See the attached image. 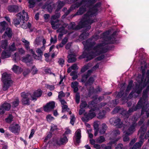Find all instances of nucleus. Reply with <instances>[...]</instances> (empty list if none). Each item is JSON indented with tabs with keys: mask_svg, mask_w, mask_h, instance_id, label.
Returning a JSON list of instances; mask_svg holds the SVG:
<instances>
[{
	"mask_svg": "<svg viewBox=\"0 0 149 149\" xmlns=\"http://www.w3.org/2000/svg\"><path fill=\"white\" fill-rule=\"evenodd\" d=\"M109 33V31L103 33L100 38H103L104 41L102 43H98L95 46L96 44L95 41L100 38L98 35H94L91 38L82 42L85 49L83 55L87 58V61L91 60L98 55L107 52V49L106 44L116 43L115 38L116 32L113 33L110 37L108 36Z\"/></svg>",
	"mask_w": 149,
	"mask_h": 149,
	"instance_id": "1",
	"label": "nucleus"
},
{
	"mask_svg": "<svg viewBox=\"0 0 149 149\" xmlns=\"http://www.w3.org/2000/svg\"><path fill=\"white\" fill-rule=\"evenodd\" d=\"M143 63L144 67L142 65L141 67L142 75L141 79V81L138 82V84H136L135 88H133V90L130 94L127 97V96L128 94L132 87L133 83V81L132 80L129 82L125 91V93H124L123 91V90L125 89V84L124 83L121 84L120 86L121 87V88H120V91L116 95V97L117 98H119L122 97V99L123 100L126 99L128 100L131 99L133 96L135 97H137L138 95L141 93L142 90L146 85L144 84H143V82L145 77L146 72L145 69L147 68V66L145 62L144 61Z\"/></svg>",
	"mask_w": 149,
	"mask_h": 149,
	"instance_id": "2",
	"label": "nucleus"
},
{
	"mask_svg": "<svg viewBox=\"0 0 149 149\" xmlns=\"http://www.w3.org/2000/svg\"><path fill=\"white\" fill-rule=\"evenodd\" d=\"M96 2L95 0H82L81 3H79L81 4L80 6L81 5H85V6L84 7L82 6L80 8L79 10L77 11V12L74 15V16H75L77 15H81L84 13L86 10V6L88 7L90 9L87 12V13L84 15V16L86 15V17H87L90 15L91 17H90V19H92L95 21V22H96L97 20L96 19L93 18V16H95L96 13L99 10L100 6L101 3H96L94 6H93V5Z\"/></svg>",
	"mask_w": 149,
	"mask_h": 149,
	"instance_id": "3",
	"label": "nucleus"
},
{
	"mask_svg": "<svg viewBox=\"0 0 149 149\" xmlns=\"http://www.w3.org/2000/svg\"><path fill=\"white\" fill-rule=\"evenodd\" d=\"M147 91H143L142 97L140 99L136 106L135 107L133 106L132 108H130L128 111L123 110L122 111L121 114L124 116L128 118L134 111L142 108L141 114H143L144 111H146L147 116H149V113H148V111L145 109L144 107V106L147 104ZM148 110L149 111V109Z\"/></svg>",
	"mask_w": 149,
	"mask_h": 149,
	"instance_id": "4",
	"label": "nucleus"
},
{
	"mask_svg": "<svg viewBox=\"0 0 149 149\" xmlns=\"http://www.w3.org/2000/svg\"><path fill=\"white\" fill-rule=\"evenodd\" d=\"M91 15L87 17L85 15V17L81 19L79 24L76 26H75L74 22L71 23L68 26L69 29L73 30H78L81 28L85 27L86 31L90 29L91 28V25L95 22V20L90 19V17H91Z\"/></svg>",
	"mask_w": 149,
	"mask_h": 149,
	"instance_id": "5",
	"label": "nucleus"
},
{
	"mask_svg": "<svg viewBox=\"0 0 149 149\" xmlns=\"http://www.w3.org/2000/svg\"><path fill=\"white\" fill-rule=\"evenodd\" d=\"M51 24L52 28L54 29L58 28L57 30V32H60L65 34L67 31L65 30V28L67 26V24L64 23L62 20H56L55 21H52Z\"/></svg>",
	"mask_w": 149,
	"mask_h": 149,
	"instance_id": "6",
	"label": "nucleus"
},
{
	"mask_svg": "<svg viewBox=\"0 0 149 149\" xmlns=\"http://www.w3.org/2000/svg\"><path fill=\"white\" fill-rule=\"evenodd\" d=\"M2 81L3 83V89L4 91L7 90L13 83L12 81L10 79V75L6 72H4L2 74Z\"/></svg>",
	"mask_w": 149,
	"mask_h": 149,
	"instance_id": "7",
	"label": "nucleus"
},
{
	"mask_svg": "<svg viewBox=\"0 0 149 149\" xmlns=\"http://www.w3.org/2000/svg\"><path fill=\"white\" fill-rule=\"evenodd\" d=\"M136 123H134L131 125H124L123 128L124 133H125L126 135H130L135 131Z\"/></svg>",
	"mask_w": 149,
	"mask_h": 149,
	"instance_id": "8",
	"label": "nucleus"
},
{
	"mask_svg": "<svg viewBox=\"0 0 149 149\" xmlns=\"http://www.w3.org/2000/svg\"><path fill=\"white\" fill-rule=\"evenodd\" d=\"M21 97L23 104L28 105L30 104V98L31 97V95L30 93L23 92L21 93Z\"/></svg>",
	"mask_w": 149,
	"mask_h": 149,
	"instance_id": "9",
	"label": "nucleus"
},
{
	"mask_svg": "<svg viewBox=\"0 0 149 149\" xmlns=\"http://www.w3.org/2000/svg\"><path fill=\"white\" fill-rule=\"evenodd\" d=\"M22 41L24 43V45L26 49L33 54V56L35 58V59H39V57L37 56L32 49H30L29 46L30 43L29 42L25 40L24 38H22Z\"/></svg>",
	"mask_w": 149,
	"mask_h": 149,
	"instance_id": "10",
	"label": "nucleus"
},
{
	"mask_svg": "<svg viewBox=\"0 0 149 149\" xmlns=\"http://www.w3.org/2000/svg\"><path fill=\"white\" fill-rule=\"evenodd\" d=\"M109 122L111 124L117 126L119 128L123 127L124 125L120 119L118 117H113L111 118L109 120Z\"/></svg>",
	"mask_w": 149,
	"mask_h": 149,
	"instance_id": "11",
	"label": "nucleus"
},
{
	"mask_svg": "<svg viewBox=\"0 0 149 149\" xmlns=\"http://www.w3.org/2000/svg\"><path fill=\"white\" fill-rule=\"evenodd\" d=\"M92 109L90 110L89 113H85L84 114V117L81 118L82 120L84 122H87L88 120L94 118L95 116V112H92Z\"/></svg>",
	"mask_w": 149,
	"mask_h": 149,
	"instance_id": "12",
	"label": "nucleus"
},
{
	"mask_svg": "<svg viewBox=\"0 0 149 149\" xmlns=\"http://www.w3.org/2000/svg\"><path fill=\"white\" fill-rule=\"evenodd\" d=\"M11 105L10 104L5 102L0 106V115L3 114L6 111L9 110L10 108Z\"/></svg>",
	"mask_w": 149,
	"mask_h": 149,
	"instance_id": "13",
	"label": "nucleus"
},
{
	"mask_svg": "<svg viewBox=\"0 0 149 149\" xmlns=\"http://www.w3.org/2000/svg\"><path fill=\"white\" fill-rule=\"evenodd\" d=\"M9 129L13 133H18L20 131V127L18 124L13 123L10 125L9 127Z\"/></svg>",
	"mask_w": 149,
	"mask_h": 149,
	"instance_id": "14",
	"label": "nucleus"
},
{
	"mask_svg": "<svg viewBox=\"0 0 149 149\" xmlns=\"http://www.w3.org/2000/svg\"><path fill=\"white\" fill-rule=\"evenodd\" d=\"M42 92V91L39 89L35 91L31 95V100L36 101L37 97H40L41 95Z\"/></svg>",
	"mask_w": 149,
	"mask_h": 149,
	"instance_id": "15",
	"label": "nucleus"
},
{
	"mask_svg": "<svg viewBox=\"0 0 149 149\" xmlns=\"http://www.w3.org/2000/svg\"><path fill=\"white\" fill-rule=\"evenodd\" d=\"M75 1H76L75 0H64V1H58V8L56 11V12L58 11L61 8L64 6L65 3L69 4Z\"/></svg>",
	"mask_w": 149,
	"mask_h": 149,
	"instance_id": "16",
	"label": "nucleus"
},
{
	"mask_svg": "<svg viewBox=\"0 0 149 149\" xmlns=\"http://www.w3.org/2000/svg\"><path fill=\"white\" fill-rule=\"evenodd\" d=\"M17 17H19L23 21H26L29 19L27 13L25 12L24 10H23L22 11V14L21 13H19L17 15Z\"/></svg>",
	"mask_w": 149,
	"mask_h": 149,
	"instance_id": "17",
	"label": "nucleus"
},
{
	"mask_svg": "<svg viewBox=\"0 0 149 149\" xmlns=\"http://www.w3.org/2000/svg\"><path fill=\"white\" fill-rule=\"evenodd\" d=\"M55 103L54 102H50L47 104L44 107L45 111L49 112L54 109L55 107Z\"/></svg>",
	"mask_w": 149,
	"mask_h": 149,
	"instance_id": "18",
	"label": "nucleus"
},
{
	"mask_svg": "<svg viewBox=\"0 0 149 149\" xmlns=\"http://www.w3.org/2000/svg\"><path fill=\"white\" fill-rule=\"evenodd\" d=\"M81 137V131L80 129H79L76 131L74 136L76 144H79L80 143Z\"/></svg>",
	"mask_w": 149,
	"mask_h": 149,
	"instance_id": "19",
	"label": "nucleus"
},
{
	"mask_svg": "<svg viewBox=\"0 0 149 149\" xmlns=\"http://www.w3.org/2000/svg\"><path fill=\"white\" fill-rule=\"evenodd\" d=\"M68 139L66 136H64L61 138L60 139L56 141V144L61 145L66 144L68 141Z\"/></svg>",
	"mask_w": 149,
	"mask_h": 149,
	"instance_id": "20",
	"label": "nucleus"
},
{
	"mask_svg": "<svg viewBox=\"0 0 149 149\" xmlns=\"http://www.w3.org/2000/svg\"><path fill=\"white\" fill-rule=\"evenodd\" d=\"M8 9L10 12L16 13L19 11V7L16 5H10L8 6Z\"/></svg>",
	"mask_w": 149,
	"mask_h": 149,
	"instance_id": "21",
	"label": "nucleus"
},
{
	"mask_svg": "<svg viewBox=\"0 0 149 149\" xmlns=\"http://www.w3.org/2000/svg\"><path fill=\"white\" fill-rule=\"evenodd\" d=\"M51 3V2L48 1L47 3L42 7V8L43 9L47 8L49 12L51 13L54 6L53 5V6H52V5L50 4Z\"/></svg>",
	"mask_w": 149,
	"mask_h": 149,
	"instance_id": "22",
	"label": "nucleus"
},
{
	"mask_svg": "<svg viewBox=\"0 0 149 149\" xmlns=\"http://www.w3.org/2000/svg\"><path fill=\"white\" fill-rule=\"evenodd\" d=\"M12 35V31L11 29L10 28L7 27L4 33L2 36V37L5 38L6 36H7L9 38H11Z\"/></svg>",
	"mask_w": 149,
	"mask_h": 149,
	"instance_id": "23",
	"label": "nucleus"
},
{
	"mask_svg": "<svg viewBox=\"0 0 149 149\" xmlns=\"http://www.w3.org/2000/svg\"><path fill=\"white\" fill-rule=\"evenodd\" d=\"M81 4L79 3H76L72 5L70 7L69 9L65 13V15L66 16L72 10L78 8L80 5Z\"/></svg>",
	"mask_w": 149,
	"mask_h": 149,
	"instance_id": "24",
	"label": "nucleus"
},
{
	"mask_svg": "<svg viewBox=\"0 0 149 149\" xmlns=\"http://www.w3.org/2000/svg\"><path fill=\"white\" fill-rule=\"evenodd\" d=\"M23 23L21 25V27L24 29H26L28 28L30 29V32H32L33 31V29H31V24L30 23L28 22V23H25L24 21H23Z\"/></svg>",
	"mask_w": 149,
	"mask_h": 149,
	"instance_id": "25",
	"label": "nucleus"
},
{
	"mask_svg": "<svg viewBox=\"0 0 149 149\" xmlns=\"http://www.w3.org/2000/svg\"><path fill=\"white\" fill-rule=\"evenodd\" d=\"M12 69L15 73L17 74L21 73L22 71V68L15 65L13 66Z\"/></svg>",
	"mask_w": 149,
	"mask_h": 149,
	"instance_id": "26",
	"label": "nucleus"
},
{
	"mask_svg": "<svg viewBox=\"0 0 149 149\" xmlns=\"http://www.w3.org/2000/svg\"><path fill=\"white\" fill-rule=\"evenodd\" d=\"M8 24L6 22L3 21L0 23V33H3L7 27Z\"/></svg>",
	"mask_w": 149,
	"mask_h": 149,
	"instance_id": "27",
	"label": "nucleus"
},
{
	"mask_svg": "<svg viewBox=\"0 0 149 149\" xmlns=\"http://www.w3.org/2000/svg\"><path fill=\"white\" fill-rule=\"evenodd\" d=\"M92 71L91 70H88L87 73L85 74L82 76V78L81 81L82 82H85L87 80L88 77L92 73Z\"/></svg>",
	"mask_w": 149,
	"mask_h": 149,
	"instance_id": "28",
	"label": "nucleus"
},
{
	"mask_svg": "<svg viewBox=\"0 0 149 149\" xmlns=\"http://www.w3.org/2000/svg\"><path fill=\"white\" fill-rule=\"evenodd\" d=\"M68 58V61L69 63H72L75 61L76 60V55L72 54H69L67 56Z\"/></svg>",
	"mask_w": 149,
	"mask_h": 149,
	"instance_id": "29",
	"label": "nucleus"
},
{
	"mask_svg": "<svg viewBox=\"0 0 149 149\" xmlns=\"http://www.w3.org/2000/svg\"><path fill=\"white\" fill-rule=\"evenodd\" d=\"M143 142V139L140 140L139 142L136 143L133 146L132 149H138L140 148Z\"/></svg>",
	"mask_w": 149,
	"mask_h": 149,
	"instance_id": "30",
	"label": "nucleus"
},
{
	"mask_svg": "<svg viewBox=\"0 0 149 149\" xmlns=\"http://www.w3.org/2000/svg\"><path fill=\"white\" fill-rule=\"evenodd\" d=\"M78 83L76 81L72 82L71 83V87L74 89V92L76 93L78 91Z\"/></svg>",
	"mask_w": 149,
	"mask_h": 149,
	"instance_id": "31",
	"label": "nucleus"
},
{
	"mask_svg": "<svg viewBox=\"0 0 149 149\" xmlns=\"http://www.w3.org/2000/svg\"><path fill=\"white\" fill-rule=\"evenodd\" d=\"M146 132V129L145 128H143V127H141L139 131V133L140 134L139 137L140 138H141V140L143 139V137L144 135Z\"/></svg>",
	"mask_w": 149,
	"mask_h": 149,
	"instance_id": "32",
	"label": "nucleus"
},
{
	"mask_svg": "<svg viewBox=\"0 0 149 149\" xmlns=\"http://www.w3.org/2000/svg\"><path fill=\"white\" fill-rule=\"evenodd\" d=\"M29 3V6L30 8H32L35 6L36 2H39L41 0H28Z\"/></svg>",
	"mask_w": 149,
	"mask_h": 149,
	"instance_id": "33",
	"label": "nucleus"
},
{
	"mask_svg": "<svg viewBox=\"0 0 149 149\" xmlns=\"http://www.w3.org/2000/svg\"><path fill=\"white\" fill-rule=\"evenodd\" d=\"M10 56V53L8 51H3L2 52L1 57L4 59L9 57Z\"/></svg>",
	"mask_w": 149,
	"mask_h": 149,
	"instance_id": "34",
	"label": "nucleus"
},
{
	"mask_svg": "<svg viewBox=\"0 0 149 149\" xmlns=\"http://www.w3.org/2000/svg\"><path fill=\"white\" fill-rule=\"evenodd\" d=\"M88 35L89 33L88 32H83L80 35L79 38L81 40H83L87 38Z\"/></svg>",
	"mask_w": 149,
	"mask_h": 149,
	"instance_id": "35",
	"label": "nucleus"
},
{
	"mask_svg": "<svg viewBox=\"0 0 149 149\" xmlns=\"http://www.w3.org/2000/svg\"><path fill=\"white\" fill-rule=\"evenodd\" d=\"M32 59L31 57L29 55H28L25 57L23 58L22 61L26 63L32 61Z\"/></svg>",
	"mask_w": 149,
	"mask_h": 149,
	"instance_id": "36",
	"label": "nucleus"
},
{
	"mask_svg": "<svg viewBox=\"0 0 149 149\" xmlns=\"http://www.w3.org/2000/svg\"><path fill=\"white\" fill-rule=\"evenodd\" d=\"M97 102L95 101V100H93L92 101L89 102L88 103V107L89 108H92L95 106Z\"/></svg>",
	"mask_w": 149,
	"mask_h": 149,
	"instance_id": "37",
	"label": "nucleus"
},
{
	"mask_svg": "<svg viewBox=\"0 0 149 149\" xmlns=\"http://www.w3.org/2000/svg\"><path fill=\"white\" fill-rule=\"evenodd\" d=\"M106 114V111L103 110L99 113L98 114V118L100 119H102L105 117Z\"/></svg>",
	"mask_w": 149,
	"mask_h": 149,
	"instance_id": "38",
	"label": "nucleus"
},
{
	"mask_svg": "<svg viewBox=\"0 0 149 149\" xmlns=\"http://www.w3.org/2000/svg\"><path fill=\"white\" fill-rule=\"evenodd\" d=\"M120 132L118 130H114L112 132L111 134L112 135L114 138H115L116 136L120 134Z\"/></svg>",
	"mask_w": 149,
	"mask_h": 149,
	"instance_id": "39",
	"label": "nucleus"
},
{
	"mask_svg": "<svg viewBox=\"0 0 149 149\" xmlns=\"http://www.w3.org/2000/svg\"><path fill=\"white\" fill-rule=\"evenodd\" d=\"M13 118L11 114H9L8 117L5 119V121L7 123H10L13 121Z\"/></svg>",
	"mask_w": 149,
	"mask_h": 149,
	"instance_id": "40",
	"label": "nucleus"
},
{
	"mask_svg": "<svg viewBox=\"0 0 149 149\" xmlns=\"http://www.w3.org/2000/svg\"><path fill=\"white\" fill-rule=\"evenodd\" d=\"M21 19L19 17H17V18L14 19L13 23L15 26L18 25L20 24V22L21 21Z\"/></svg>",
	"mask_w": 149,
	"mask_h": 149,
	"instance_id": "41",
	"label": "nucleus"
},
{
	"mask_svg": "<svg viewBox=\"0 0 149 149\" xmlns=\"http://www.w3.org/2000/svg\"><path fill=\"white\" fill-rule=\"evenodd\" d=\"M105 141V138L103 136H101L97 139L96 141L97 143H101L104 141Z\"/></svg>",
	"mask_w": 149,
	"mask_h": 149,
	"instance_id": "42",
	"label": "nucleus"
},
{
	"mask_svg": "<svg viewBox=\"0 0 149 149\" xmlns=\"http://www.w3.org/2000/svg\"><path fill=\"white\" fill-rule=\"evenodd\" d=\"M20 58V56L17 52L15 53L14 55L13 56V60L17 62V61Z\"/></svg>",
	"mask_w": 149,
	"mask_h": 149,
	"instance_id": "43",
	"label": "nucleus"
},
{
	"mask_svg": "<svg viewBox=\"0 0 149 149\" xmlns=\"http://www.w3.org/2000/svg\"><path fill=\"white\" fill-rule=\"evenodd\" d=\"M94 81V79L92 77H90L88 80V81L85 84V85L87 86L88 85H91L93 83Z\"/></svg>",
	"mask_w": 149,
	"mask_h": 149,
	"instance_id": "44",
	"label": "nucleus"
},
{
	"mask_svg": "<svg viewBox=\"0 0 149 149\" xmlns=\"http://www.w3.org/2000/svg\"><path fill=\"white\" fill-rule=\"evenodd\" d=\"M19 103V100L18 98H17L12 102V106L13 107H16L18 106Z\"/></svg>",
	"mask_w": 149,
	"mask_h": 149,
	"instance_id": "45",
	"label": "nucleus"
},
{
	"mask_svg": "<svg viewBox=\"0 0 149 149\" xmlns=\"http://www.w3.org/2000/svg\"><path fill=\"white\" fill-rule=\"evenodd\" d=\"M8 43L7 40L2 41L1 42V46L3 49H5L8 46Z\"/></svg>",
	"mask_w": 149,
	"mask_h": 149,
	"instance_id": "46",
	"label": "nucleus"
},
{
	"mask_svg": "<svg viewBox=\"0 0 149 149\" xmlns=\"http://www.w3.org/2000/svg\"><path fill=\"white\" fill-rule=\"evenodd\" d=\"M9 49L10 51L13 52L16 50V48L15 45V43H13L11 45H9Z\"/></svg>",
	"mask_w": 149,
	"mask_h": 149,
	"instance_id": "47",
	"label": "nucleus"
},
{
	"mask_svg": "<svg viewBox=\"0 0 149 149\" xmlns=\"http://www.w3.org/2000/svg\"><path fill=\"white\" fill-rule=\"evenodd\" d=\"M90 63H88V64L84 66L81 69V72H84L86 71L87 69H88L89 67H90Z\"/></svg>",
	"mask_w": 149,
	"mask_h": 149,
	"instance_id": "48",
	"label": "nucleus"
},
{
	"mask_svg": "<svg viewBox=\"0 0 149 149\" xmlns=\"http://www.w3.org/2000/svg\"><path fill=\"white\" fill-rule=\"evenodd\" d=\"M88 105L87 102L86 101H81L80 107V108L84 109L86 107H88Z\"/></svg>",
	"mask_w": 149,
	"mask_h": 149,
	"instance_id": "49",
	"label": "nucleus"
},
{
	"mask_svg": "<svg viewBox=\"0 0 149 149\" xmlns=\"http://www.w3.org/2000/svg\"><path fill=\"white\" fill-rule=\"evenodd\" d=\"M100 123L99 121H96L94 123L93 127L94 129H99V126Z\"/></svg>",
	"mask_w": 149,
	"mask_h": 149,
	"instance_id": "50",
	"label": "nucleus"
},
{
	"mask_svg": "<svg viewBox=\"0 0 149 149\" xmlns=\"http://www.w3.org/2000/svg\"><path fill=\"white\" fill-rule=\"evenodd\" d=\"M36 52L38 54V55H40V56H38L39 57V58L38 60L41 57V56L42 55V50H41L40 48H38L37 50L36 51Z\"/></svg>",
	"mask_w": 149,
	"mask_h": 149,
	"instance_id": "51",
	"label": "nucleus"
},
{
	"mask_svg": "<svg viewBox=\"0 0 149 149\" xmlns=\"http://www.w3.org/2000/svg\"><path fill=\"white\" fill-rule=\"evenodd\" d=\"M70 123L72 125H74V122L75 121V117L74 114H72L70 116Z\"/></svg>",
	"mask_w": 149,
	"mask_h": 149,
	"instance_id": "52",
	"label": "nucleus"
},
{
	"mask_svg": "<svg viewBox=\"0 0 149 149\" xmlns=\"http://www.w3.org/2000/svg\"><path fill=\"white\" fill-rule=\"evenodd\" d=\"M80 96L79 93H77L75 96V100L76 103L79 104V102Z\"/></svg>",
	"mask_w": 149,
	"mask_h": 149,
	"instance_id": "53",
	"label": "nucleus"
},
{
	"mask_svg": "<svg viewBox=\"0 0 149 149\" xmlns=\"http://www.w3.org/2000/svg\"><path fill=\"white\" fill-rule=\"evenodd\" d=\"M120 109L119 107H117L115 108L112 111L111 113L112 114H114L117 113L118 112Z\"/></svg>",
	"mask_w": 149,
	"mask_h": 149,
	"instance_id": "54",
	"label": "nucleus"
},
{
	"mask_svg": "<svg viewBox=\"0 0 149 149\" xmlns=\"http://www.w3.org/2000/svg\"><path fill=\"white\" fill-rule=\"evenodd\" d=\"M31 71L32 74H35L37 73L38 70L35 67L33 66L32 68Z\"/></svg>",
	"mask_w": 149,
	"mask_h": 149,
	"instance_id": "55",
	"label": "nucleus"
},
{
	"mask_svg": "<svg viewBox=\"0 0 149 149\" xmlns=\"http://www.w3.org/2000/svg\"><path fill=\"white\" fill-rule=\"evenodd\" d=\"M59 64L61 67H63L64 63V60L62 58H59L58 61Z\"/></svg>",
	"mask_w": 149,
	"mask_h": 149,
	"instance_id": "56",
	"label": "nucleus"
},
{
	"mask_svg": "<svg viewBox=\"0 0 149 149\" xmlns=\"http://www.w3.org/2000/svg\"><path fill=\"white\" fill-rule=\"evenodd\" d=\"M125 135L123 136V141L124 142H127L129 141V138L128 137L129 135H126L125 133Z\"/></svg>",
	"mask_w": 149,
	"mask_h": 149,
	"instance_id": "57",
	"label": "nucleus"
},
{
	"mask_svg": "<svg viewBox=\"0 0 149 149\" xmlns=\"http://www.w3.org/2000/svg\"><path fill=\"white\" fill-rule=\"evenodd\" d=\"M65 96V94L62 91L59 92L58 97L59 99H61L62 97H64Z\"/></svg>",
	"mask_w": 149,
	"mask_h": 149,
	"instance_id": "58",
	"label": "nucleus"
},
{
	"mask_svg": "<svg viewBox=\"0 0 149 149\" xmlns=\"http://www.w3.org/2000/svg\"><path fill=\"white\" fill-rule=\"evenodd\" d=\"M45 86L46 88L51 91L54 90L55 88L54 85H50L48 84H46Z\"/></svg>",
	"mask_w": 149,
	"mask_h": 149,
	"instance_id": "59",
	"label": "nucleus"
},
{
	"mask_svg": "<svg viewBox=\"0 0 149 149\" xmlns=\"http://www.w3.org/2000/svg\"><path fill=\"white\" fill-rule=\"evenodd\" d=\"M57 42V38L56 36H54V38L51 37L50 39V42L51 43H55Z\"/></svg>",
	"mask_w": 149,
	"mask_h": 149,
	"instance_id": "60",
	"label": "nucleus"
},
{
	"mask_svg": "<svg viewBox=\"0 0 149 149\" xmlns=\"http://www.w3.org/2000/svg\"><path fill=\"white\" fill-rule=\"evenodd\" d=\"M40 41L39 38H36L34 42V44L36 45H38L40 44Z\"/></svg>",
	"mask_w": 149,
	"mask_h": 149,
	"instance_id": "61",
	"label": "nucleus"
},
{
	"mask_svg": "<svg viewBox=\"0 0 149 149\" xmlns=\"http://www.w3.org/2000/svg\"><path fill=\"white\" fill-rule=\"evenodd\" d=\"M99 67V64L98 63L94 67H93L90 70H91L92 71V73L93 72L96 70V69L98 68Z\"/></svg>",
	"mask_w": 149,
	"mask_h": 149,
	"instance_id": "62",
	"label": "nucleus"
},
{
	"mask_svg": "<svg viewBox=\"0 0 149 149\" xmlns=\"http://www.w3.org/2000/svg\"><path fill=\"white\" fill-rule=\"evenodd\" d=\"M103 98L104 97L103 96L99 97L98 98H95L94 100H95V101L97 102H98L102 101Z\"/></svg>",
	"mask_w": 149,
	"mask_h": 149,
	"instance_id": "63",
	"label": "nucleus"
},
{
	"mask_svg": "<svg viewBox=\"0 0 149 149\" xmlns=\"http://www.w3.org/2000/svg\"><path fill=\"white\" fill-rule=\"evenodd\" d=\"M46 118L47 119V120L48 121H51L53 120L54 119V118L52 116H51L50 115H48Z\"/></svg>",
	"mask_w": 149,
	"mask_h": 149,
	"instance_id": "64",
	"label": "nucleus"
}]
</instances>
